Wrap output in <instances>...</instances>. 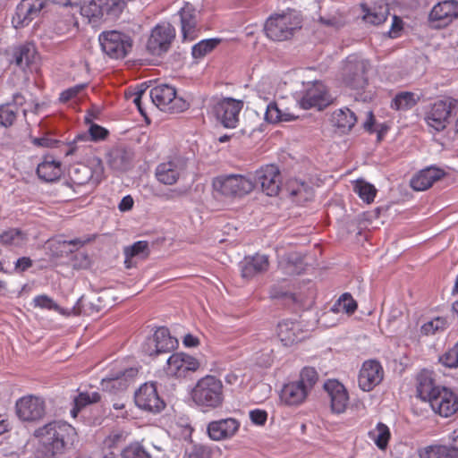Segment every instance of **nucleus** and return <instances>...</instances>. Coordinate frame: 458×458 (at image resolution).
Here are the masks:
<instances>
[{"label":"nucleus","instance_id":"nucleus-1","mask_svg":"<svg viewBox=\"0 0 458 458\" xmlns=\"http://www.w3.org/2000/svg\"><path fill=\"white\" fill-rule=\"evenodd\" d=\"M35 435L39 438L38 458H55L76 439L75 428L64 421L48 423L38 428Z\"/></svg>","mask_w":458,"mask_h":458},{"label":"nucleus","instance_id":"nucleus-2","mask_svg":"<svg viewBox=\"0 0 458 458\" xmlns=\"http://www.w3.org/2000/svg\"><path fill=\"white\" fill-rule=\"evenodd\" d=\"M418 396L428 402L435 413L442 417H449L458 411V397L445 386H435L428 372L418 376Z\"/></svg>","mask_w":458,"mask_h":458},{"label":"nucleus","instance_id":"nucleus-3","mask_svg":"<svg viewBox=\"0 0 458 458\" xmlns=\"http://www.w3.org/2000/svg\"><path fill=\"white\" fill-rule=\"evenodd\" d=\"M191 398L201 409L211 410L222 406L224 403L222 381L212 375L199 378L191 391Z\"/></svg>","mask_w":458,"mask_h":458},{"label":"nucleus","instance_id":"nucleus-4","mask_svg":"<svg viewBox=\"0 0 458 458\" xmlns=\"http://www.w3.org/2000/svg\"><path fill=\"white\" fill-rule=\"evenodd\" d=\"M317 381L318 373L315 369L311 367L302 369L298 380L283 386L280 393L282 403L288 406H298L303 403Z\"/></svg>","mask_w":458,"mask_h":458},{"label":"nucleus","instance_id":"nucleus-5","mask_svg":"<svg viewBox=\"0 0 458 458\" xmlns=\"http://www.w3.org/2000/svg\"><path fill=\"white\" fill-rule=\"evenodd\" d=\"M301 28L299 17L293 12L270 16L265 23L267 38L274 41H284L291 38L295 30Z\"/></svg>","mask_w":458,"mask_h":458},{"label":"nucleus","instance_id":"nucleus-6","mask_svg":"<svg viewBox=\"0 0 458 458\" xmlns=\"http://www.w3.org/2000/svg\"><path fill=\"white\" fill-rule=\"evenodd\" d=\"M214 190L226 197H242L252 191L255 183L242 174H227L216 177L212 182Z\"/></svg>","mask_w":458,"mask_h":458},{"label":"nucleus","instance_id":"nucleus-7","mask_svg":"<svg viewBox=\"0 0 458 458\" xmlns=\"http://www.w3.org/2000/svg\"><path fill=\"white\" fill-rule=\"evenodd\" d=\"M102 51L114 59L123 58L131 50L132 38L119 30L103 31L98 36Z\"/></svg>","mask_w":458,"mask_h":458},{"label":"nucleus","instance_id":"nucleus-8","mask_svg":"<svg viewBox=\"0 0 458 458\" xmlns=\"http://www.w3.org/2000/svg\"><path fill=\"white\" fill-rule=\"evenodd\" d=\"M150 98L160 110L171 113H180L186 110L189 104L176 96L174 87L168 84H158L149 92Z\"/></svg>","mask_w":458,"mask_h":458},{"label":"nucleus","instance_id":"nucleus-9","mask_svg":"<svg viewBox=\"0 0 458 458\" xmlns=\"http://www.w3.org/2000/svg\"><path fill=\"white\" fill-rule=\"evenodd\" d=\"M458 108V100L445 98L435 101L426 114L427 124L437 131L444 130L450 123L454 111Z\"/></svg>","mask_w":458,"mask_h":458},{"label":"nucleus","instance_id":"nucleus-10","mask_svg":"<svg viewBox=\"0 0 458 458\" xmlns=\"http://www.w3.org/2000/svg\"><path fill=\"white\" fill-rule=\"evenodd\" d=\"M369 62L356 56H349L344 67V83L354 90L363 89L368 84Z\"/></svg>","mask_w":458,"mask_h":458},{"label":"nucleus","instance_id":"nucleus-11","mask_svg":"<svg viewBox=\"0 0 458 458\" xmlns=\"http://www.w3.org/2000/svg\"><path fill=\"white\" fill-rule=\"evenodd\" d=\"M175 38V30L169 22L157 24L147 41V50L154 55H161L168 51Z\"/></svg>","mask_w":458,"mask_h":458},{"label":"nucleus","instance_id":"nucleus-12","mask_svg":"<svg viewBox=\"0 0 458 458\" xmlns=\"http://www.w3.org/2000/svg\"><path fill=\"white\" fill-rule=\"evenodd\" d=\"M199 367V362L196 358L184 352H175L167 359L164 372L169 377H185Z\"/></svg>","mask_w":458,"mask_h":458},{"label":"nucleus","instance_id":"nucleus-13","mask_svg":"<svg viewBox=\"0 0 458 458\" xmlns=\"http://www.w3.org/2000/svg\"><path fill=\"white\" fill-rule=\"evenodd\" d=\"M243 107V102L232 98L217 101L214 106L216 119L225 128H235L239 123V114Z\"/></svg>","mask_w":458,"mask_h":458},{"label":"nucleus","instance_id":"nucleus-14","mask_svg":"<svg viewBox=\"0 0 458 458\" xmlns=\"http://www.w3.org/2000/svg\"><path fill=\"white\" fill-rule=\"evenodd\" d=\"M457 17L458 2L445 0L433 6L428 15V22L432 28L440 29L448 26Z\"/></svg>","mask_w":458,"mask_h":458},{"label":"nucleus","instance_id":"nucleus-15","mask_svg":"<svg viewBox=\"0 0 458 458\" xmlns=\"http://www.w3.org/2000/svg\"><path fill=\"white\" fill-rule=\"evenodd\" d=\"M177 340L171 336L168 328L158 327L151 338H148L142 345V351L149 355H157L167 352L177 346Z\"/></svg>","mask_w":458,"mask_h":458},{"label":"nucleus","instance_id":"nucleus-16","mask_svg":"<svg viewBox=\"0 0 458 458\" xmlns=\"http://www.w3.org/2000/svg\"><path fill=\"white\" fill-rule=\"evenodd\" d=\"M16 413L24 421H36L45 414V402L41 397L29 394L16 402Z\"/></svg>","mask_w":458,"mask_h":458},{"label":"nucleus","instance_id":"nucleus-17","mask_svg":"<svg viewBox=\"0 0 458 458\" xmlns=\"http://www.w3.org/2000/svg\"><path fill=\"white\" fill-rule=\"evenodd\" d=\"M255 183L259 184L267 196H276L280 190L281 175L275 165L261 166L255 172Z\"/></svg>","mask_w":458,"mask_h":458},{"label":"nucleus","instance_id":"nucleus-18","mask_svg":"<svg viewBox=\"0 0 458 458\" xmlns=\"http://www.w3.org/2000/svg\"><path fill=\"white\" fill-rule=\"evenodd\" d=\"M186 169V163L180 157H175L159 164L155 171L157 180L165 185L175 184Z\"/></svg>","mask_w":458,"mask_h":458},{"label":"nucleus","instance_id":"nucleus-19","mask_svg":"<svg viewBox=\"0 0 458 458\" xmlns=\"http://www.w3.org/2000/svg\"><path fill=\"white\" fill-rule=\"evenodd\" d=\"M330 103V97L327 94L326 86L320 81L309 84L300 105L303 109L317 108L323 109Z\"/></svg>","mask_w":458,"mask_h":458},{"label":"nucleus","instance_id":"nucleus-20","mask_svg":"<svg viewBox=\"0 0 458 458\" xmlns=\"http://www.w3.org/2000/svg\"><path fill=\"white\" fill-rule=\"evenodd\" d=\"M383 377L384 370L378 361L366 360L360 369L358 385L362 391L369 392L382 381Z\"/></svg>","mask_w":458,"mask_h":458},{"label":"nucleus","instance_id":"nucleus-21","mask_svg":"<svg viewBox=\"0 0 458 458\" xmlns=\"http://www.w3.org/2000/svg\"><path fill=\"white\" fill-rule=\"evenodd\" d=\"M47 0H22L16 7L12 22L15 28L28 25L37 18L45 7Z\"/></svg>","mask_w":458,"mask_h":458},{"label":"nucleus","instance_id":"nucleus-22","mask_svg":"<svg viewBox=\"0 0 458 458\" xmlns=\"http://www.w3.org/2000/svg\"><path fill=\"white\" fill-rule=\"evenodd\" d=\"M135 403L139 408L151 412H159L165 407L154 384H144L140 387L135 394Z\"/></svg>","mask_w":458,"mask_h":458},{"label":"nucleus","instance_id":"nucleus-23","mask_svg":"<svg viewBox=\"0 0 458 458\" xmlns=\"http://www.w3.org/2000/svg\"><path fill=\"white\" fill-rule=\"evenodd\" d=\"M104 168L98 160L95 168L79 164L71 167L69 176L71 181L76 185H84L89 182L98 184L103 176Z\"/></svg>","mask_w":458,"mask_h":458},{"label":"nucleus","instance_id":"nucleus-24","mask_svg":"<svg viewBox=\"0 0 458 458\" xmlns=\"http://www.w3.org/2000/svg\"><path fill=\"white\" fill-rule=\"evenodd\" d=\"M180 17L181 32L184 41H192L198 37V19L197 11L190 3H184L183 6L178 11Z\"/></svg>","mask_w":458,"mask_h":458},{"label":"nucleus","instance_id":"nucleus-25","mask_svg":"<svg viewBox=\"0 0 458 458\" xmlns=\"http://www.w3.org/2000/svg\"><path fill=\"white\" fill-rule=\"evenodd\" d=\"M324 387L330 398L332 411L337 414L344 412L349 403V394L345 386L335 379H329Z\"/></svg>","mask_w":458,"mask_h":458},{"label":"nucleus","instance_id":"nucleus-26","mask_svg":"<svg viewBox=\"0 0 458 458\" xmlns=\"http://www.w3.org/2000/svg\"><path fill=\"white\" fill-rule=\"evenodd\" d=\"M239 428L240 422L237 420L227 418L209 422L207 430L211 439L220 441L233 437Z\"/></svg>","mask_w":458,"mask_h":458},{"label":"nucleus","instance_id":"nucleus-27","mask_svg":"<svg viewBox=\"0 0 458 458\" xmlns=\"http://www.w3.org/2000/svg\"><path fill=\"white\" fill-rule=\"evenodd\" d=\"M445 175L443 170L435 166H428L417 173L411 180V186L413 190L421 191L430 188L433 183Z\"/></svg>","mask_w":458,"mask_h":458},{"label":"nucleus","instance_id":"nucleus-28","mask_svg":"<svg viewBox=\"0 0 458 458\" xmlns=\"http://www.w3.org/2000/svg\"><path fill=\"white\" fill-rule=\"evenodd\" d=\"M277 336L284 346H291L304 338L298 322L284 320L277 326Z\"/></svg>","mask_w":458,"mask_h":458},{"label":"nucleus","instance_id":"nucleus-29","mask_svg":"<svg viewBox=\"0 0 458 458\" xmlns=\"http://www.w3.org/2000/svg\"><path fill=\"white\" fill-rule=\"evenodd\" d=\"M268 265V258L266 255L256 254L246 257L240 263L242 276L247 279L251 278L257 274L267 270Z\"/></svg>","mask_w":458,"mask_h":458},{"label":"nucleus","instance_id":"nucleus-30","mask_svg":"<svg viewBox=\"0 0 458 458\" xmlns=\"http://www.w3.org/2000/svg\"><path fill=\"white\" fill-rule=\"evenodd\" d=\"M149 253L148 243L146 241H139L123 249L124 265L126 268L136 266L138 260L145 259Z\"/></svg>","mask_w":458,"mask_h":458},{"label":"nucleus","instance_id":"nucleus-31","mask_svg":"<svg viewBox=\"0 0 458 458\" xmlns=\"http://www.w3.org/2000/svg\"><path fill=\"white\" fill-rule=\"evenodd\" d=\"M357 307V302L352 296L350 293H345L339 297L327 312L323 314L320 320H323V324L327 325V318L332 314H339L343 312L351 315L355 312Z\"/></svg>","mask_w":458,"mask_h":458},{"label":"nucleus","instance_id":"nucleus-32","mask_svg":"<svg viewBox=\"0 0 458 458\" xmlns=\"http://www.w3.org/2000/svg\"><path fill=\"white\" fill-rule=\"evenodd\" d=\"M37 173L40 179L46 182H54L62 174L61 163L52 157H46L38 164Z\"/></svg>","mask_w":458,"mask_h":458},{"label":"nucleus","instance_id":"nucleus-33","mask_svg":"<svg viewBox=\"0 0 458 458\" xmlns=\"http://www.w3.org/2000/svg\"><path fill=\"white\" fill-rule=\"evenodd\" d=\"M131 152L124 148H115L108 154V164L111 168L117 171H125L131 162Z\"/></svg>","mask_w":458,"mask_h":458},{"label":"nucleus","instance_id":"nucleus-34","mask_svg":"<svg viewBox=\"0 0 458 458\" xmlns=\"http://www.w3.org/2000/svg\"><path fill=\"white\" fill-rule=\"evenodd\" d=\"M420 458H458L456 449L445 445H428L420 451Z\"/></svg>","mask_w":458,"mask_h":458},{"label":"nucleus","instance_id":"nucleus-35","mask_svg":"<svg viewBox=\"0 0 458 458\" xmlns=\"http://www.w3.org/2000/svg\"><path fill=\"white\" fill-rule=\"evenodd\" d=\"M362 9L364 13L363 20L373 25H379L383 23L389 14L388 5L385 4L379 5L375 4L369 8L362 6Z\"/></svg>","mask_w":458,"mask_h":458},{"label":"nucleus","instance_id":"nucleus-36","mask_svg":"<svg viewBox=\"0 0 458 458\" xmlns=\"http://www.w3.org/2000/svg\"><path fill=\"white\" fill-rule=\"evenodd\" d=\"M332 121L335 126L344 131H350L357 122L355 114L349 108H340L334 112Z\"/></svg>","mask_w":458,"mask_h":458},{"label":"nucleus","instance_id":"nucleus-37","mask_svg":"<svg viewBox=\"0 0 458 458\" xmlns=\"http://www.w3.org/2000/svg\"><path fill=\"white\" fill-rule=\"evenodd\" d=\"M13 57L18 66L26 68L35 61L37 51L34 45L25 44L15 49Z\"/></svg>","mask_w":458,"mask_h":458},{"label":"nucleus","instance_id":"nucleus-38","mask_svg":"<svg viewBox=\"0 0 458 458\" xmlns=\"http://www.w3.org/2000/svg\"><path fill=\"white\" fill-rule=\"evenodd\" d=\"M28 242L27 235L19 229H8L0 233V243L13 247H23Z\"/></svg>","mask_w":458,"mask_h":458},{"label":"nucleus","instance_id":"nucleus-39","mask_svg":"<svg viewBox=\"0 0 458 458\" xmlns=\"http://www.w3.org/2000/svg\"><path fill=\"white\" fill-rule=\"evenodd\" d=\"M390 437L389 428L382 422H378L375 428L369 432V437L381 450H385L387 447Z\"/></svg>","mask_w":458,"mask_h":458},{"label":"nucleus","instance_id":"nucleus-40","mask_svg":"<svg viewBox=\"0 0 458 458\" xmlns=\"http://www.w3.org/2000/svg\"><path fill=\"white\" fill-rule=\"evenodd\" d=\"M265 121L269 123H276L279 122H289L295 118L294 115L282 111L276 102L269 101L266 107Z\"/></svg>","mask_w":458,"mask_h":458},{"label":"nucleus","instance_id":"nucleus-41","mask_svg":"<svg viewBox=\"0 0 458 458\" xmlns=\"http://www.w3.org/2000/svg\"><path fill=\"white\" fill-rule=\"evenodd\" d=\"M418 100L419 98L412 92H400L392 99L391 108L396 111H406L412 108Z\"/></svg>","mask_w":458,"mask_h":458},{"label":"nucleus","instance_id":"nucleus-42","mask_svg":"<svg viewBox=\"0 0 458 458\" xmlns=\"http://www.w3.org/2000/svg\"><path fill=\"white\" fill-rule=\"evenodd\" d=\"M104 21L117 19L126 6L124 0H101Z\"/></svg>","mask_w":458,"mask_h":458},{"label":"nucleus","instance_id":"nucleus-43","mask_svg":"<svg viewBox=\"0 0 458 458\" xmlns=\"http://www.w3.org/2000/svg\"><path fill=\"white\" fill-rule=\"evenodd\" d=\"M98 298L88 299L81 297L73 307L74 313L77 315L91 316L100 310Z\"/></svg>","mask_w":458,"mask_h":458},{"label":"nucleus","instance_id":"nucleus-44","mask_svg":"<svg viewBox=\"0 0 458 458\" xmlns=\"http://www.w3.org/2000/svg\"><path fill=\"white\" fill-rule=\"evenodd\" d=\"M81 13L87 17L89 22H98L104 20L101 0H91L81 7Z\"/></svg>","mask_w":458,"mask_h":458},{"label":"nucleus","instance_id":"nucleus-45","mask_svg":"<svg viewBox=\"0 0 458 458\" xmlns=\"http://www.w3.org/2000/svg\"><path fill=\"white\" fill-rule=\"evenodd\" d=\"M137 373V370L131 368L121 372L119 375L108 378H104L102 380L103 387L107 386V385L111 384L112 387H117L118 389L124 390L128 386L127 377H133Z\"/></svg>","mask_w":458,"mask_h":458},{"label":"nucleus","instance_id":"nucleus-46","mask_svg":"<svg viewBox=\"0 0 458 458\" xmlns=\"http://www.w3.org/2000/svg\"><path fill=\"white\" fill-rule=\"evenodd\" d=\"M354 191L368 204L374 201L377 193V190L374 185L361 179L355 182Z\"/></svg>","mask_w":458,"mask_h":458},{"label":"nucleus","instance_id":"nucleus-47","mask_svg":"<svg viewBox=\"0 0 458 458\" xmlns=\"http://www.w3.org/2000/svg\"><path fill=\"white\" fill-rule=\"evenodd\" d=\"M218 38L203 39L195 44L191 49V55L195 59L203 58L219 44Z\"/></svg>","mask_w":458,"mask_h":458},{"label":"nucleus","instance_id":"nucleus-48","mask_svg":"<svg viewBox=\"0 0 458 458\" xmlns=\"http://www.w3.org/2000/svg\"><path fill=\"white\" fill-rule=\"evenodd\" d=\"M100 400V394L94 392H81L74 398V408L71 411L72 415L76 417L78 411L87 404L97 403Z\"/></svg>","mask_w":458,"mask_h":458},{"label":"nucleus","instance_id":"nucleus-49","mask_svg":"<svg viewBox=\"0 0 458 458\" xmlns=\"http://www.w3.org/2000/svg\"><path fill=\"white\" fill-rule=\"evenodd\" d=\"M18 108L11 103L0 106V125L9 127L16 120Z\"/></svg>","mask_w":458,"mask_h":458},{"label":"nucleus","instance_id":"nucleus-50","mask_svg":"<svg viewBox=\"0 0 458 458\" xmlns=\"http://www.w3.org/2000/svg\"><path fill=\"white\" fill-rule=\"evenodd\" d=\"M122 458H150V454L140 443L134 442L122 451Z\"/></svg>","mask_w":458,"mask_h":458},{"label":"nucleus","instance_id":"nucleus-51","mask_svg":"<svg viewBox=\"0 0 458 458\" xmlns=\"http://www.w3.org/2000/svg\"><path fill=\"white\" fill-rule=\"evenodd\" d=\"M446 327V321L443 318H435L426 323H424L421 327L420 331L422 335H434L437 333L438 331H442Z\"/></svg>","mask_w":458,"mask_h":458},{"label":"nucleus","instance_id":"nucleus-52","mask_svg":"<svg viewBox=\"0 0 458 458\" xmlns=\"http://www.w3.org/2000/svg\"><path fill=\"white\" fill-rule=\"evenodd\" d=\"M439 361L447 368L458 367V342L453 348L439 357Z\"/></svg>","mask_w":458,"mask_h":458},{"label":"nucleus","instance_id":"nucleus-53","mask_svg":"<svg viewBox=\"0 0 458 458\" xmlns=\"http://www.w3.org/2000/svg\"><path fill=\"white\" fill-rule=\"evenodd\" d=\"M35 307L40 309H46L48 310H60V307L55 302V301L46 294L38 295L33 299Z\"/></svg>","mask_w":458,"mask_h":458},{"label":"nucleus","instance_id":"nucleus-54","mask_svg":"<svg viewBox=\"0 0 458 458\" xmlns=\"http://www.w3.org/2000/svg\"><path fill=\"white\" fill-rule=\"evenodd\" d=\"M126 433L123 430H113L104 440L107 448H114L126 439Z\"/></svg>","mask_w":458,"mask_h":458},{"label":"nucleus","instance_id":"nucleus-55","mask_svg":"<svg viewBox=\"0 0 458 458\" xmlns=\"http://www.w3.org/2000/svg\"><path fill=\"white\" fill-rule=\"evenodd\" d=\"M256 92L259 98L265 101H271L273 91L271 83L268 81H261L256 87Z\"/></svg>","mask_w":458,"mask_h":458},{"label":"nucleus","instance_id":"nucleus-56","mask_svg":"<svg viewBox=\"0 0 458 458\" xmlns=\"http://www.w3.org/2000/svg\"><path fill=\"white\" fill-rule=\"evenodd\" d=\"M85 87V84H78L62 91L59 97L60 102L66 103L69 100L75 98L78 94L84 89Z\"/></svg>","mask_w":458,"mask_h":458},{"label":"nucleus","instance_id":"nucleus-57","mask_svg":"<svg viewBox=\"0 0 458 458\" xmlns=\"http://www.w3.org/2000/svg\"><path fill=\"white\" fill-rule=\"evenodd\" d=\"M89 133L93 140H99L105 139L108 131L98 124H91L89 128Z\"/></svg>","mask_w":458,"mask_h":458},{"label":"nucleus","instance_id":"nucleus-58","mask_svg":"<svg viewBox=\"0 0 458 458\" xmlns=\"http://www.w3.org/2000/svg\"><path fill=\"white\" fill-rule=\"evenodd\" d=\"M250 419L256 425H264L267 419V413L264 410L255 409L250 411Z\"/></svg>","mask_w":458,"mask_h":458},{"label":"nucleus","instance_id":"nucleus-59","mask_svg":"<svg viewBox=\"0 0 458 458\" xmlns=\"http://www.w3.org/2000/svg\"><path fill=\"white\" fill-rule=\"evenodd\" d=\"M209 451L206 446L195 445L184 458H208Z\"/></svg>","mask_w":458,"mask_h":458},{"label":"nucleus","instance_id":"nucleus-60","mask_svg":"<svg viewBox=\"0 0 458 458\" xmlns=\"http://www.w3.org/2000/svg\"><path fill=\"white\" fill-rule=\"evenodd\" d=\"M403 30V21L396 15L393 16L391 28L388 31L390 38H397Z\"/></svg>","mask_w":458,"mask_h":458},{"label":"nucleus","instance_id":"nucleus-61","mask_svg":"<svg viewBox=\"0 0 458 458\" xmlns=\"http://www.w3.org/2000/svg\"><path fill=\"white\" fill-rule=\"evenodd\" d=\"M133 204H134V201H133V199L131 198V195H127V196H124L119 205H118V208L120 211L122 212H126V211H129L133 207Z\"/></svg>","mask_w":458,"mask_h":458},{"label":"nucleus","instance_id":"nucleus-62","mask_svg":"<svg viewBox=\"0 0 458 458\" xmlns=\"http://www.w3.org/2000/svg\"><path fill=\"white\" fill-rule=\"evenodd\" d=\"M32 266V261L30 258L22 257L17 259L15 268L20 271H25Z\"/></svg>","mask_w":458,"mask_h":458},{"label":"nucleus","instance_id":"nucleus-63","mask_svg":"<svg viewBox=\"0 0 458 458\" xmlns=\"http://www.w3.org/2000/svg\"><path fill=\"white\" fill-rule=\"evenodd\" d=\"M182 343H183L184 346H186V347H196L199 345V341L198 337H196L191 334H188V335H184Z\"/></svg>","mask_w":458,"mask_h":458},{"label":"nucleus","instance_id":"nucleus-64","mask_svg":"<svg viewBox=\"0 0 458 458\" xmlns=\"http://www.w3.org/2000/svg\"><path fill=\"white\" fill-rule=\"evenodd\" d=\"M91 241V238L89 237H87V238H75L73 240H70V241H67V242H64V243L66 244H69V245H72L76 248H80V247H82L83 245H85L87 242H89Z\"/></svg>","mask_w":458,"mask_h":458}]
</instances>
